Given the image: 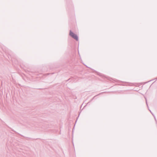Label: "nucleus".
I'll return each mask as SVG.
<instances>
[{
	"instance_id": "nucleus-1",
	"label": "nucleus",
	"mask_w": 157,
	"mask_h": 157,
	"mask_svg": "<svg viewBox=\"0 0 157 157\" xmlns=\"http://www.w3.org/2000/svg\"><path fill=\"white\" fill-rule=\"evenodd\" d=\"M70 35L73 38L76 39L78 38V37L76 35L72 32L71 31H70Z\"/></svg>"
}]
</instances>
